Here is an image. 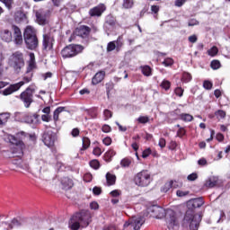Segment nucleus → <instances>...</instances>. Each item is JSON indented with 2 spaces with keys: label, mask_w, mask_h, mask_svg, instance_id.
Instances as JSON below:
<instances>
[{
  "label": "nucleus",
  "mask_w": 230,
  "mask_h": 230,
  "mask_svg": "<svg viewBox=\"0 0 230 230\" xmlns=\"http://www.w3.org/2000/svg\"><path fill=\"white\" fill-rule=\"evenodd\" d=\"M82 141H83L82 150H87V148H89V146H91V140L89 139V137H84Z\"/></svg>",
  "instance_id": "obj_33"
},
{
  "label": "nucleus",
  "mask_w": 230,
  "mask_h": 230,
  "mask_svg": "<svg viewBox=\"0 0 230 230\" xmlns=\"http://www.w3.org/2000/svg\"><path fill=\"white\" fill-rule=\"evenodd\" d=\"M82 51H84L83 46L71 44L61 50V57H63V58H73V57H76V55L82 53Z\"/></svg>",
  "instance_id": "obj_5"
},
{
  "label": "nucleus",
  "mask_w": 230,
  "mask_h": 230,
  "mask_svg": "<svg viewBox=\"0 0 230 230\" xmlns=\"http://www.w3.org/2000/svg\"><path fill=\"white\" fill-rule=\"evenodd\" d=\"M114 24H116L114 18L112 16H107L105 25L114 26Z\"/></svg>",
  "instance_id": "obj_44"
},
{
  "label": "nucleus",
  "mask_w": 230,
  "mask_h": 230,
  "mask_svg": "<svg viewBox=\"0 0 230 230\" xmlns=\"http://www.w3.org/2000/svg\"><path fill=\"white\" fill-rule=\"evenodd\" d=\"M217 182H218V178L212 176L207 180L205 186H207V188H215Z\"/></svg>",
  "instance_id": "obj_23"
},
{
  "label": "nucleus",
  "mask_w": 230,
  "mask_h": 230,
  "mask_svg": "<svg viewBox=\"0 0 230 230\" xmlns=\"http://www.w3.org/2000/svg\"><path fill=\"white\" fill-rule=\"evenodd\" d=\"M41 119H42V121H46V123H49V121H51V116L47 115V114L42 115Z\"/></svg>",
  "instance_id": "obj_58"
},
{
  "label": "nucleus",
  "mask_w": 230,
  "mask_h": 230,
  "mask_svg": "<svg viewBox=\"0 0 230 230\" xmlns=\"http://www.w3.org/2000/svg\"><path fill=\"white\" fill-rule=\"evenodd\" d=\"M93 155H97V157H100L102 155V149L100 147H95L93 151Z\"/></svg>",
  "instance_id": "obj_55"
},
{
  "label": "nucleus",
  "mask_w": 230,
  "mask_h": 230,
  "mask_svg": "<svg viewBox=\"0 0 230 230\" xmlns=\"http://www.w3.org/2000/svg\"><path fill=\"white\" fill-rule=\"evenodd\" d=\"M57 135L53 131H47L43 134V143L46 146L51 147L55 145Z\"/></svg>",
  "instance_id": "obj_12"
},
{
  "label": "nucleus",
  "mask_w": 230,
  "mask_h": 230,
  "mask_svg": "<svg viewBox=\"0 0 230 230\" xmlns=\"http://www.w3.org/2000/svg\"><path fill=\"white\" fill-rule=\"evenodd\" d=\"M61 184L63 186V190H71L73 188L74 183L73 180L69 179L68 177H65L61 180Z\"/></svg>",
  "instance_id": "obj_22"
},
{
  "label": "nucleus",
  "mask_w": 230,
  "mask_h": 230,
  "mask_svg": "<svg viewBox=\"0 0 230 230\" xmlns=\"http://www.w3.org/2000/svg\"><path fill=\"white\" fill-rule=\"evenodd\" d=\"M197 179H199V174H197L196 172H192L187 177V180L190 181H197Z\"/></svg>",
  "instance_id": "obj_49"
},
{
  "label": "nucleus",
  "mask_w": 230,
  "mask_h": 230,
  "mask_svg": "<svg viewBox=\"0 0 230 230\" xmlns=\"http://www.w3.org/2000/svg\"><path fill=\"white\" fill-rule=\"evenodd\" d=\"M130 164H132V160L130 158H123L120 161V166L122 168H128V166H130Z\"/></svg>",
  "instance_id": "obj_31"
},
{
  "label": "nucleus",
  "mask_w": 230,
  "mask_h": 230,
  "mask_svg": "<svg viewBox=\"0 0 230 230\" xmlns=\"http://www.w3.org/2000/svg\"><path fill=\"white\" fill-rule=\"evenodd\" d=\"M134 6V0H122V8L128 10Z\"/></svg>",
  "instance_id": "obj_27"
},
{
  "label": "nucleus",
  "mask_w": 230,
  "mask_h": 230,
  "mask_svg": "<svg viewBox=\"0 0 230 230\" xmlns=\"http://www.w3.org/2000/svg\"><path fill=\"white\" fill-rule=\"evenodd\" d=\"M43 80H48V78H51L53 76V74L51 72H47L45 74L41 75Z\"/></svg>",
  "instance_id": "obj_60"
},
{
  "label": "nucleus",
  "mask_w": 230,
  "mask_h": 230,
  "mask_svg": "<svg viewBox=\"0 0 230 230\" xmlns=\"http://www.w3.org/2000/svg\"><path fill=\"white\" fill-rule=\"evenodd\" d=\"M107 10L105 4H101L92 9H90L89 13L91 17H101L102 13Z\"/></svg>",
  "instance_id": "obj_16"
},
{
  "label": "nucleus",
  "mask_w": 230,
  "mask_h": 230,
  "mask_svg": "<svg viewBox=\"0 0 230 230\" xmlns=\"http://www.w3.org/2000/svg\"><path fill=\"white\" fill-rule=\"evenodd\" d=\"M158 145L160 148H164V146H166V139L160 138Z\"/></svg>",
  "instance_id": "obj_59"
},
{
  "label": "nucleus",
  "mask_w": 230,
  "mask_h": 230,
  "mask_svg": "<svg viewBox=\"0 0 230 230\" xmlns=\"http://www.w3.org/2000/svg\"><path fill=\"white\" fill-rule=\"evenodd\" d=\"M145 224V219L143 217H133L128 222L124 224V227H128L129 226L133 227L134 230H140L141 226Z\"/></svg>",
  "instance_id": "obj_9"
},
{
  "label": "nucleus",
  "mask_w": 230,
  "mask_h": 230,
  "mask_svg": "<svg viewBox=\"0 0 230 230\" xmlns=\"http://www.w3.org/2000/svg\"><path fill=\"white\" fill-rule=\"evenodd\" d=\"M203 87H204V89H207L209 91V89H211L213 87V83H211L209 81H204Z\"/></svg>",
  "instance_id": "obj_51"
},
{
  "label": "nucleus",
  "mask_w": 230,
  "mask_h": 230,
  "mask_svg": "<svg viewBox=\"0 0 230 230\" xmlns=\"http://www.w3.org/2000/svg\"><path fill=\"white\" fill-rule=\"evenodd\" d=\"M186 130L183 128H180L179 130L177 131V136L179 137H182V136H185Z\"/></svg>",
  "instance_id": "obj_57"
},
{
  "label": "nucleus",
  "mask_w": 230,
  "mask_h": 230,
  "mask_svg": "<svg viewBox=\"0 0 230 230\" xmlns=\"http://www.w3.org/2000/svg\"><path fill=\"white\" fill-rule=\"evenodd\" d=\"M91 224V213L86 210H83L75 214L70 221L69 227L72 230H78L80 227H87Z\"/></svg>",
  "instance_id": "obj_2"
},
{
  "label": "nucleus",
  "mask_w": 230,
  "mask_h": 230,
  "mask_svg": "<svg viewBox=\"0 0 230 230\" xmlns=\"http://www.w3.org/2000/svg\"><path fill=\"white\" fill-rule=\"evenodd\" d=\"M29 57H30V60L28 62V67L26 71L27 75H30V73H31L33 69H37V64L35 63V54L30 53Z\"/></svg>",
  "instance_id": "obj_18"
},
{
  "label": "nucleus",
  "mask_w": 230,
  "mask_h": 230,
  "mask_svg": "<svg viewBox=\"0 0 230 230\" xmlns=\"http://www.w3.org/2000/svg\"><path fill=\"white\" fill-rule=\"evenodd\" d=\"M102 143L106 146H110V145L112 144V139L111 137H106L105 138H103Z\"/></svg>",
  "instance_id": "obj_52"
},
{
  "label": "nucleus",
  "mask_w": 230,
  "mask_h": 230,
  "mask_svg": "<svg viewBox=\"0 0 230 230\" xmlns=\"http://www.w3.org/2000/svg\"><path fill=\"white\" fill-rule=\"evenodd\" d=\"M215 115L217 116V118H218L219 119H224V118H226V111L219 110L215 112Z\"/></svg>",
  "instance_id": "obj_45"
},
{
  "label": "nucleus",
  "mask_w": 230,
  "mask_h": 230,
  "mask_svg": "<svg viewBox=\"0 0 230 230\" xmlns=\"http://www.w3.org/2000/svg\"><path fill=\"white\" fill-rule=\"evenodd\" d=\"M103 116L104 119H110V118H112V111L109 110H104Z\"/></svg>",
  "instance_id": "obj_50"
},
{
  "label": "nucleus",
  "mask_w": 230,
  "mask_h": 230,
  "mask_svg": "<svg viewBox=\"0 0 230 230\" xmlns=\"http://www.w3.org/2000/svg\"><path fill=\"white\" fill-rule=\"evenodd\" d=\"M114 49L117 50L116 41L109 42L108 45H107V51H108V53H111V51H114Z\"/></svg>",
  "instance_id": "obj_37"
},
{
  "label": "nucleus",
  "mask_w": 230,
  "mask_h": 230,
  "mask_svg": "<svg viewBox=\"0 0 230 230\" xmlns=\"http://www.w3.org/2000/svg\"><path fill=\"white\" fill-rule=\"evenodd\" d=\"M113 42H115L117 51H119V49H121V46H123V38L119 37L117 40H114Z\"/></svg>",
  "instance_id": "obj_38"
},
{
  "label": "nucleus",
  "mask_w": 230,
  "mask_h": 230,
  "mask_svg": "<svg viewBox=\"0 0 230 230\" xmlns=\"http://www.w3.org/2000/svg\"><path fill=\"white\" fill-rule=\"evenodd\" d=\"M20 17V22H28V17L26 16V14L21 13Z\"/></svg>",
  "instance_id": "obj_63"
},
{
  "label": "nucleus",
  "mask_w": 230,
  "mask_h": 230,
  "mask_svg": "<svg viewBox=\"0 0 230 230\" xmlns=\"http://www.w3.org/2000/svg\"><path fill=\"white\" fill-rule=\"evenodd\" d=\"M90 166L94 170H98L100 168V162L98 160H93L90 162Z\"/></svg>",
  "instance_id": "obj_46"
},
{
  "label": "nucleus",
  "mask_w": 230,
  "mask_h": 230,
  "mask_svg": "<svg viewBox=\"0 0 230 230\" xmlns=\"http://www.w3.org/2000/svg\"><path fill=\"white\" fill-rule=\"evenodd\" d=\"M9 10L13 7V0H0Z\"/></svg>",
  "instance_id": "obj_39"
},
{
  "label": "nucleus",
  "mask_w": 230,
  "mask_h": 230,
  "mask_svg": "<svg viewBox=\"0 0 230 230\" xmlns=\"http://www.w3.org/2000/svg\"><path fill=\"white\" fill-rule=\"evenodd\" d=\"M12 31L13 32L14 43L17 46H21L23 42L22 32L21 31V29L19 27H17L16 25H13Z\"/></svg>",
  "instance_id": "obj_14"
},
{
  "label": "nucleus",
  "mask_w": 230,
  "mask_h": 230,
  "mask_svg": "<svg viewBox=\"0 0 230 230\" xmlns=\"http://www.w3.org/2000/svg\"><path fill=\"white\" fill-rule=\"evenodd\" d=\"M165 67H168L170 66H173V59L172 58H165L162 63Z\"/></svg>",
  "instance_id": "obj_43"
},
{
  "label": "nucleus",
  "mask_w": 230,
  "mask_h": 230,
  "mask_svg": "<svg viewBox=\"0 0 230 230\" xmlns=\"http://www.w3.org/2000/svg\"><path fill=\"white\" fill-rule=\"evenodd\" d=\"M204 206V199L198 198L188 201L187 207L189 209L186 211L185 217L183 218V226H190V230H199V226L202 220V216L200 214H196L193 209L197 208H202Z\"/></svg>",
  "instance_id": "obj_1"
},
{
  "label": "nucleus",
  "mask_w": 230,
  "mask_h": 230,
  "mask_svg": "<svg viewBox=\"0 0 230 230\" xmlns=\"http://www.w3.org/2000/svg\"><path fill=\"white\" fill-rule=\"evenodd\" d=\"M106 181H107L108 186H114L116 184V175L111 172H107Z\"/></svg>",
  "instance_id": "obj_24"
},
{
  "label": "nucleus",
  "mask_w": 230,
  "mask_h": 230,
  "mask_svg": "<svg viewBox=\"0 0 230 230\" xmlns=\"http://www.w3.org/2000/svg\"><path fill=\"white\" fill-rule=\"evenodd\" d=\"M176 195H177V197H186V195H190V191L178 190L176 191Z\"/></svg>",
  "instance_id": "obj_48"
},
{
  "label": "nucleus",
  "mask_w": 230,
  "mask_h": 230,
  "mask_svg": "<svg viewBox=\"0 0 230 230\" xmlns=\"http://www.w3.org/2000/svg\"><path fill=\"white\" fill-rule=\"evenodd\" d=\"M23 40L28 49H37L39 48V38L37 30L31 25H28L23 31Z\"/></svg>",
  "instance_id": "obj_3"
},
{
  "label": "nucleus",
  "mask_w": 230,
  "mask_h": 230,
  "mask_svg": "<svg viewBox=\"0 0 230 230\" xmlns=\"http://www.w3.org/2000/svg\"><path fill=\"white\" fill-rule=\"evenodd\" d=\"M93 193L94 195H101V194H102V188H100V187H94V188L93 189Z\"/></svg>",
  "instance_id": "obj_61"
},
{
  "label": "nucleus",
  "mask_w": 230,
  "mask_h": 230,
  "mask_svg": "<svg viewBox=\"0 0 230 230\" xmlns=\"http://www.w3.org/2000/svg\"><path fill=\"white\" fill-rule=\"evenodd\" d=\"M8 66L13 67L16 73L21 71L22 67H24V55L21 51L13 52L8 58Z\"/></svg>",
  "instance_id": "obj_4"
},
{
  "label": "nucleus",
  "mask_w": 230,
  "mask_h": 230,
  "mask_svg": "<svg viewBox=\"0 0 230 230\" xmlns=\"http://www.w3.org/2000/svg\"><path fill=\"white\" fill-rule=\"evenodd\" d=\"M174 93L176 94V96H182V94H184V90L181 87H178L174 90Z\"/></svg>",
  "instance_id": "obj_54"
},
{
  "label": "nucleus",
  "mask_w": 230,
  "mask_h": 230,
  "mask_svg": "<svg viewBox=\"0 0 230 230\" xmlns=\"http://www.w3.org/2000/svg\"><path fill=\"white\" fill-rule=\"evenodd\" d=\"M105 78V71H100L95 74L92 79L93 85H98Z\"/></svg>",
  "instance_id": "obj_20"
},
{
  "label": "nucleus",
  "mask_w": 230,
  "mask_h": 230,
  "mask_svg": "<svg viewBox=\"0 0 230 230\" xmlns=\"http://www.w3.org/2000/svg\"><path fill=\"white\" fill-rule=\"evenodd\" d=\"M102 132H105L107 134V133L111 132V126L105 124L102 126Z\"/></svg>",
  "instance_id": "obj_62"
},
{
  "label": "nucleus",
  "mask_w": 230,
  "mask_h": 230,
  "mask_svg": "<svg viewBox=\"0 0 230 230\" xmlns=\"http://www.w3.org/2000/svg\"><path fill=\"white\" fill-rule=\"evenodd\" d=\"M21 87H22V83L11 84L4 90L0 91V94H3V96H10V94H13V93L19 91Z\"/></svg>",
  "instance_id": "obj_13"
},
{
  "label": "nucleus",
  "mask_w": 230,
  "mask_h": 230,
  "mask_svg": "<svg viewBox=\"0 0 230 230\" xmlns=\"http://www.w3.org/2000/svg\"><path fill=\"white\" fill-rule=\"evenodd\" d=\"M142 73L145 76H150V75H152V68L148 66H145L142 67Z\"/></svg>",
  "instance_id": "obj_36"
},
{
  "label": "nucleus",
  "mask_w": 230,
  "mask_h": 230,
  "mask_svg": "<svg viewBox=\"0 0 230 230\" xmlns=\"http://www.w3.org/2000/svg\"><path fill=\"white\" fill-rule=\"evenodd\" d=\"M8 119H10V113L6 112L0 114V125H4Z\"/></svg>",
  "instance_id": "obj_32"
},
{
  "label": "nucleus",
  "mask_w": 230,
  "mask_h": 230,
  "mask_svg": "<svg viewBox=\"0 0 230 230\" xmlns=\"http://www.w3.org/2000/svg\"><path fill=\"white\" fill-rule=\"evenodd\" d=\"M137 121L145 125L146 123H148V121H150V118L148 116H140L137 118Z\"/></svg>",
  "instance_id": "obj_35"
},
{
  "label": "nucleus",
  "mask_w": 230,
  "mask_h": 230,
  "mask_svg": "<svg viewBox=\"0 0 230 230\" xmlns=\"http://www.w3.org/2000/svg\"><path fill=\"white\" fill-rule=\"evenodd\" d=\"M182 82H185L186 84H188V82H191V74L184 72L182 74Z\"/></svg>",
  "instance_id": "obj_41"
},
{
  "label": "nucleus",
  "mask_w": 230,
  "mask_h": 230,
  "mask_svg": "<svg viewBox=\"0 0 230 230\" xmlns=\"http://www.w3.org/2000/svg\"><path fill=\"white\" fill-rule=\"evenodd\" d=\"M43 49L46 51H51L53 49V45L55 44V38L50 34H43Z\"/></svg>",
  "instance_id": "obj_11"
},
{
  "label": "nucleus",
  "mask_w": 230,
  "mask_h": 230,
  "mask_svg": "<svg viewBox=\"0 0 230 230\" xmlns=\"http://www.w3.org/2000/svg\"><path fill=\"white\" fill-rule=\"evenodd\" d=\"M35 93V87L29 86L26 88L24 92H22L20 95L22 102H23L26 109L30 108L31 103H33V94Z\"/></svg>",
  "instance_id": "obj_8"
},
{
  "label": "nucleus",
  "mask_w": 230,
  "mask_h": 230,
  "mask_svg": "<svg viewBox=\"0 0 230 230\" xmlns=\"http://www.w3.org/2000/svg\"><path fill=\"white\" fill-rule=\"evenodd\" d=\"M0 37L4 42H12L13 40V36H12V32L8 29H4L0 31Z\"/></svg>",
  "instance_id": "obj_19"
},
{
  "label": "nucleus",
  "mask_w": 230,
  "mask_h": 230,
  "mask_svg": "<svg viewBox=\"0 0 230 230\" xmlns=\"http://www.w3.org/2000/svg\"><path fill=\"white\" fill-rule=\"evenodd\" d=\"M150 154H152V150L150 148H147V149L143 151L142 157L144 159H146V157H148V155H150Z\"/></svg>",
  "instance_id": "obj_53"
},
{
  "label": "nucleus",
  "mask_w": 230,
  "mask_h": 230,
  "mask_svg": "<svg viewBox=\"0 0 230 230\" xmlns=\"http://www.w3.org/2000/svg\"><path fill=\"white\" fill-rule=\"evenodd\" d=\"M208 54L210 56V57H216V55L218 54V48L217 47H212L210 49L208 50Z\"/></svg>",
  "instance_id": "obj_42"
},
{
  "label": "nucleus",
  "mask_w": 230,
  "mask_h": 230,
  "mask_svg": "<svg viewBox=\"0 0 230 230\" xmlns=\"http://www.w3.org/2000/svg\"><path fill=\"white\" fill-rule=\"evenodd\" d=\"M197 25H199V21L195 19H191L188 22V26H197Z\"/></svg>",
  "instance_id": "obj_64"
},
{
  "label": "nucleus",
  "mask_w": 230,
  "mask_h": 230,
  "mask_svg": "<svg viewBox=\"0 0 230 230\" xmlns=\"http://www.w3.org/2000/svg\"><path fill=\"white\" fill-rule=\"evenodd\" d=\"M165 224L169 230H179V218L173 210L166 211Z\"/></svg>",
  "instance_id": "obj_6"
},
{
  "label": "nucleus",
  "mask_w": 230,
  "mask_h": 230,
  "mask_svg": "<svg viewBox=\"0 0 230 230\" xmlns=\"http://www.w3.org/2000/svg\"><path fill=\"white\" fill-rule=\"evenodd\" d=\"M151 181L152 177L150 176V172H148L146 170L137 172L134 178L135 184L137 186H141L142 188L148 186Z\"/></svg>",
  "instance_id": "obj_7"
},
{
  "label": "nucleus",
  "mask_w": 230,
  "mask_h": 230,
  "mask_svg": "<svg viewBox=\"0 0 230 230\" xmlns=\"http://www.w3.org/2000/svg\"><path fill=\"white\" fill-rule=\"evenodd\" d=\"M210 67H212L213 69H220V61L213 60L210 63Z\"/></svg>",
  "instance_id": "obj_47"
},
{
  "label": "nucleus",
  "mask_w": 230,
  "mask_h": 230,
  "mask_svg": "<svg viewBox=\"0 0 230 230\" xmlns=\"http://www.w3.org/2000/svg\"><path fill=\"white\" fill-rule=\"evenodd\" d=\"M22 117L23 118L22 121L24 123L31 124L33 123V121H35V119H37V118H39V115L31 114V113H24V114H22Z\"/></svg>",
  "instance_id": "obj_21"
},
{
  "label": "nucleus",
  "mask_w": 230,
  "mask_h": 230,
  "mask_svg": "<svg viewBox=\"0 0 230 230\" xmlns=\"http://www.w3.org/2000/svg\"><path fill=\"white\" fill-rule=\"evenodd\" d=\"M89 33H91V28L82 25L79 28L75 29V35L78 37H82V39H85L89 37Z\"/></svg>",
  "instance_id": "obj_17"
},
{
  "label": "nucleus",
  "mask_w": 230,
  "mask_h": 230,
  "mask_svg": "<svg viewBox=\"0 0 230 230\" xmlns=\"http://www.w3.org/2000/svg\"><path fill=\"white\" fill-rule=\"evenodd\" d=\"M180 119H181V121H193V116L190 113H181L180 114Z\"/></svg>",
  "instance_id": "obj_29"
},
{
  "label": "nucleus",
  "mask_w": 230,
  "mask_h": 230,
  "mask_svg": "<svg viewBox=\"0 0 230 230\" xmlns=\"http://www.w3.org/2000/svg\"><path fill=\"white\" fill-rule=\"evenodd\" d=\"M173 186V181H167L162 188L161 191L163 193H167V191H170V189Z\"/></svg>",
  "instance_id": "obj_28"
},
{
  "label": "nucleus",
  "mask_w": 230,
  "mask_h": 230,
  "mask_svg": "<svg viewBox=\"0 0 230 230\" xmlns=\"http://www.w3.org/2000/svg\"><path fill=\"white\" fill-rule=\"evenodd\" d=\"M85 182H91L93 181V175L91 173H86L84 177Z\"/></svg>",
  "instance_id": "obj_56"
},
{
  "label": "nucleus",
  "mask_w": 230,
  "mask_h": 230,
  "mask_svg": "<svg viewBox=\"0 0 230 230\" xmlns=\"http://www.w3.org/2000/svg\"><path fill=\"white\" fill-rule=\"evenodd\" d=\"M48 13H49V11H46L43 9H40L36 12V21L40 25L46 24V21L48 19Z\"/></svg>",
  "instance_id": "obj_15"
},
{
  "label": "nucleus",
  "mask_w": 230,
  "mask_h": 230,
  "mask_svg": "<svg viewBox=\"0 0 230 230\" xmlns=\"http://www.w3.org/2000/svg\"><path fill=\"white\" fill-rule=\"evenodd\" d=\"M116 155V151L110 149L108 152L105 153L104 155V159L107 161V163H111L112 157Z\"/></svg>",
  "instance_id": "obj_25"
},
{
  "label": "nucleus",
  "mask_w": 230,
  "mask_h": 230,
  "mask_svg": "<svg viewBox=\"0 0 230 230\" xmlns=\"http://www.w3.org/2000/svg\"><path fill=\"white\" fill-rule=\"evenodd\" d=\"M148 213L153 218H164L166 217V210L160 206L153 205L148 208Z\"/></svg>",
  "instance_id": "obj_10"
},
{
  "label": "nucleus",
  "mask_w": 230,
  "mask_h": 230,
  "mask_svg": "<svg viewBox=\"0 0 230 230\" xmlns=\"http://www.w3.org/2000/svg\"><path fill=\"white\" fill-rule=\"evenodd\" d=\"M65 109H66L65 107H58L54 111V115H53L54 121H58V115L60 114V112H64Z\"/></svg>",
  "instance_id": "obj_30"
},
{
  "label": "nucleus",
  "mask_w": 230,
  "mask_h": 230,
  "mask_svg": "<svg viewBox=\"0 0 230 230\" xmlns=\"http://www.w3.org/2000/svg\"><path fill=\"white\" fill-rule=\"evenodd\" d=\"M20 226H22V223L14 218L12 220L11 224H9V229H13V227H20Z\"/></svg>",
  "instance_id": "obj_34"
},
{
  "label": "nucleus",
  "mask_w": 230,
  "mask_h": 230,
  "mask_svg": "<svg viewBox=\"0 0 230 230\" xmlns=\"http://www.w3.org/2000/svg\"><path fill=\"white\" fill-rule=\"evenodd\" d=\"M171 85H172V83H170V81L164 79L161 84V88L164 89L165 91H168V89H170Z\"/></svg>",
  "instance_id": "obj_40"
},
{
  "label": "nucleus",
  "mask_w": 230,
  "mask_h": 230,
  "mask_svg": "<svg viewBox=\"0 0 230 230\" xmlns=\"http://www.w3.org/2000/svg\"><path fill=\"white\" fill-rule=\"evenodd\" d=\"M33 76V73H30V74H25V75L23 76L22 81L16 83V84H22V85H24V84H30V82L31 81V78Z\"/></svg>",
  "instance_id": "obj_26"
}]
</instances>
